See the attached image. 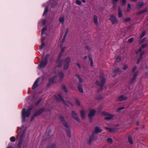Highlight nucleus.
Returning <instances> with one entry per match:
<instances>
[{"label":"nucleus","mask_w":148,"mask_h":148,"mask_svg":"<svg viewBox=\"0 0 148 148\" xmlns=\"http://www.w3.org/2000/svg\"><path fill=\"white\" fill-rule=\"evenodd\" d=\"M110 20L111 21L113 24L117 23L118 22L117 19L114 15H111V17L110 18Z\"/></svg>","instance_id":"4468645a"},{"label":"nucleus","mask_w":148,"mask_h":148,"mask_svg":"<svg viewBox=\"0 0 148 148\" xmlns=\"http://www.w3.org/2000/svg\"><path fill=\"white\" fill-rule=\"evenodd\" d=\"M137 0H132V1H137Z\"/></svg>","instance_id":"69168bd1"},{"label":"nucleus","mask_w":148,"mask_h":148,"mask_svg":"<svg viewBox=\"0 0 148 148\" xmlns=\"http://www.w3.org/2000/svg\"><path fill=\"white\" fill-rule=\"evenodd\" d=\"M77 65L78 66L79 68L80 69V66L79 65V64H78V63H77Z\"/></svg>","instance_id":"13d9d810"},{"label":"nucleus","mask_w":148,"mask_h":148,"mask_svg":"<svg viewBox=\"0 0 148 148\" xmlns=\"http://www.w3.org/2000/svg\"><path fill=\"white\" fill-rule=\"evenodd\" d=\"M55 146L54 145H51L47 147L46 148H55Z\"/></svg>","instance_id":"e433bc0d"},{"label":"nucleus","mask_w":148,"mask_h":148,"mask_svg":"<svg viewBox=\"0 0 148 148\" xmlns=\"http://www.w3.org/2000/svg\"><path fill=\"white\" fill-rule=\"evenodd\" d=\"M43 40V39H42V41Z\"/></svg>","instance_id":"338daca9"},{"label":"nucleus","mask_w":148,"mask_h":148,"mask_svg":"<svg viewBox=\"0 0 148 148\" xmlns=\"http://www.w3.org/2000/svg\"><path fill=\"white\" fill-rule=\"evenodd\" d=\"M121 60V58L119 56H118L117 58L116 59V61L117 62H119Z\"/></svg>","instance_id":"a18cd8bd"},{"label":"nucleus","mask_w":148,"mask_h":148,"mask_svg":"<svg viewBox=\"0 0 148 148\" xmlns=\"http://www.w3.org/2000/svg\"><path fill=\"white\" fill-rule=\"evenodd\" d=\"M147 43L143 44L139 48L138 50L135 52L136 54H139V57L137 59V64H139L143 58V55L145 53V51L143 49L147 47Z\"/></svg>","instance_id":"f257e3e1"},{"label":"nucleus","mask_w":148,"mask_h":148,"mask_svg":"<svg viewBox=\"0 0 148 148\" xmlns=\"http://www.w3.org/2000/svg\"><path fill=\"white\" fill-rule=\"evenodd\" d=\"M44 109H40L38 111L36 112L33 115L32 117L31 120V121L33 120L34 118L36 116H39L40 114H42L43 112Z\"/></svg>","instance_id":"9b49d317"},{"label":"nucleus","mask_w":148,"mask_h":148,"mask_svg":"<svg viewBox=\"0 0 148 148\" xmlns=\"http://www.w3.org/2000/svg\"><path fill=\"white\" fill-rule=\"evenodd\" d=\"M24 135V133L23 132H20L18 134V136L19 137V139L23 140V138Z\"/></svg>","instance_id":"f3484780"},{"label":"nucleus","mask_w":148,"mask_h":148,"mask_svg":"<svg viewBox=\"0 0 148 148\" xmlns=\"http://www.w3.org/2000/svg\"><path fill=\"white\" fill-rule=\"evenodd\" d=\"M86 48L87 49H88V50H89V49H90V47H89V46H86Z\"/></svg>","instance_id":"4d7b16f0"},{"label":"nucleus","mask_w":148,"mask_h":148,"mask_svg":"<svg viewBox=\"0 0 148 148\" xmlns=\"http://www.w3.org/2000/svg\"><path fill=\"white\" fill-rule=\"evenodd\" d=\"M148 9L147 8H145L144 10H143L142 11L139 12L138 14H144L146 13Z\"/></svg>","instance_id":"5701e85b"},{"label":"nucleus","mask_w":148,"mask_h":148,"mask_svg":"<svg viewBox=\"0 0 148 148\" xmlns=\"http://www.w3.org/2000/svg\"><path fill=\"white\" fill-rule=\"evenodd\" d=\"M147 20L148 21V19H147Z\"/></svg>","instance_id":"774afa93"},{"label":"nucleus","mask_w":148,"mask_h":148,"mask_svg":"<svg viewBox=\"0 0 148 148\" xmlns=\"http://www.w3.org/2000/svg\"><path fill=\"white\" fill-rule=\"evenodd\" d=\"M38 80L37 79L34 82L33 85L32 86V89H34L38 86Z\"/></svg>","instance_id":"a878e982"},{"label":"nucleus","mask_w":148,"mask_h":148,"mask_svg":"<svg viewBox=\"0 0 148 148\" xmlns=\"http://www.w3.org/2000/svg\"><path fill=\"white\" fill-rule=\"evenodd\" d=\"M145 32H143L140 35V37L141 38H143L145 35Z\"/></svg>","instance_id":"864d4df0"},{"label":"nucleus","mask_w":148,"mask_h":148,"mask_svg":"<svg viewBox=\"0 0 148 148\" xmlns=\"http://www.w3.org/2000/svg\"><path fill=\"white\" fill-rule=\"evenodd\" d=\"M93 20L95 23L97 25H98V23L97 22V17L96 15H94L93 16Z\"/></svg>","instance_id":"4be33fe9"},{"label":"nucleus","mask_w":148,"mask_h":148,"mask_svg":"<svg viewBox=\"0 0 148 148\" xmlns=\"http://www.w3.org/2000/svg\"><path fill=\"white\" fill-rule=\"evenodd\" d=\"M65 38H64V37L62 40L61 41V42L62 43H63L64 42Z\"/></svg>","instance_id":"6e6d98bb"},{"label":"nucleus","mask_w":148,"mask_h":148,"mask_svg":"<svg viewBox=\"0 0 148 148\" xmlns=\"http://www.w3.org/2000/svg\"><path fill=\"white\" fill-rule=\"evenodd\" d=\"M144 4L143 2H139L137 5V8L138 9L140 8Z\"/></svg>","instance_id":"412c9836"},{"label":"nucleus","mask_w":148,"mask_h":148,"mask_svg":"<svg viewBox=\"0 0 148 148\" xmlns=\"http://www.w3.org/2000/svg\"><path fill=\"white\" fill-rule=\"evenodd\" d=\"M77 77L79 80V83L82 84L83 82V80L82 78L79 76V75H77Z\"/></svg>","instance_id":"c756f323"},{"label":"nucleus","mask_w":148,"mask_h":148,"mask_svg":"<svg viewBox=\"0 0 148 148\" xmlns=\"http://www.w3.org/2000/svg\"><path fill=\"white\" fill-rule=\"evenodd\" d=\"M125 108L124 107H122L118 109V110L119 111H120L121 110L124 109Z\"/></svg>","instance_id":"5fc2aeb1"},{"label":"nucleus","mask_w":148,"mask_h":148,"mask_svg":"<svg viewBox=\"0 0 148 148\" xmlns=\"http://www.w3.org/2000/svg\"><path fill=\"white\" fill-rule=\"evenodd\" d=\"M71 59L69 57H67L64 61V69H67L70 64Z\"/></svg>","instance_id":"423d86ee"},{"label":"nucleus","mask_w":148,"mask_h":148,"mask_svg":"<svg viewBox=\"0 0 148 148\" xmlns=\"http://www.w3.org/2000/svg\"><path fill=\"white\" fill-rule=\"evenodd\" d=\"M133 40L134 38H131L129 39L128 40V41L129 42L131 43L133 41Z\"/></svg>","instance_id":"8fccbe9b"},{"label":"nucleus","mask_w":148,"mask_h":148,"mask_svg":"<svg viewBox=\"0 0 148 148\" xmlns=\"http://www.w3.org/2000/svg\"><path fill=\"white\" fill-rule=\"evenodd\" d=\"M45 45V43L44 42H43L42 43V44L40 45V47H39V49L40 50L42 49L43 47Z\"/></svg>","instance_id":"4c0bfd02"},{"label":"nucleus","mask_w":148,"mask_h":148,"mask_svg":"<svg viewBox=\"0 0 148 148\" xmlns=\"http://www.w3.org/2000/svg\"><path fill=\"white\" fill-rule=\"evenodd\" d=\"M76 3L78 5H81V2L79 0H76Z\"/></svg>","instance_id":"c03bdc74"},{"label":"nucleus","mask_w":148,"mask_h":148,"mask_svg":"<svg viewBox=\"0 0 148 148\" xmlns=\"http://www.w3.org/2000/svg\"><path fill=\"white\" fill-rule=\"evenodd\" d=\"M122 6L124 5L126 3V0H122Z\"/></svg>","instance_id":"de8ad7c7"},{"label":"nucleus","mask_w":148,"mask_h":148,"mask_svg":"<svg viewBox=\"0 0 148 148\" xmlns=\"http://www.w3.org/2000/svg\"><path fill=\"white\" fill-rule=\"evenodd\" d=\"M62 90L66 92L67 93L68 92V91L65 86H62Z\"/></svg>","instance_id":"ea45409f"},{"label":"nucleus","mask_w":148,"mask_h":148,"mask_svg":"<svg viewBox=\"0 0 148 148\" xmlns=\"http://www.w3.org/2000/svg\"><path fill=\"white\" fill-rule=\"evenodd\" d=\"M48 11V8L47 7H46L44 13H43V16L45 15L47 13V12Z\"/></svg>","instance_id":"79ce46f5"},{"label":"nucleus","mask_w":148,"mask_h":148,"mask_svg":"<svg viewBox=\"0 0 148 148\" xmlns=\"http://www.w3.org/2000/svg\"><path fill=\"white\" fill-rule=\"evenodd\" d=\"M72 116L73 118L77 121L78 122H80V120L78 118L77 114L74 111L72 112Z\"/></svg>","instance_id":"f8f14e48"},{"label":"nucleus","mask_w":148,"mask_h":148,"mask_svg":"<svg viewBox=\"0 0 148 148\" xmlns=\"http://www.w3.org/2000/svg\"><path fill=\"white\" fill-rule=\"evenodd\" d=\"M100 81H97L96 82V85L102 87L104 85L105 83V79L103 76H101L100 77Z\"/></svg>","instance_id":"9d476101"},{"label":"nucleus","mask_w":148,"mask_h":148,"mask_svg":"<svg viewBox=\"0 0 148 148\" xmlns=\"http://www.w3.org/2000/svg\"><path fill=\"white\" fill-rule=\"evenodd\" d=\"M77 65L78 66L79 68L80 69V66L79 65V64H78V63H77Z\"/></svg>","instance_id":"bf43d9fd"},{"label":"nucleus","mask_w":148,"mask_h":148,"mask_svg":"<svg viewBox=\"0 0 148 148\" xmlns=\"http://www.w3.org/2000/svg\"><path fill=\"white\" fill-rule=\"evenodd\" d=\"M22 140L19 139V141L18 144V147L19 148L21 147L22 144Z\"/></svg>","instance_id":"7c9ffc66"},{"label":"nucleus","mask_w":148,"mask_h":148,"mask_svg":"<svg viewBox=\"0 0 148 148\" xmlns=\"http://www.w3.org/2000/svg\"><path fill=\"white\" fill-rule=\"evenodd\" d=\"M80 113L81 117L82 118H84L85 115V112L83 110H81L80 111Z\"/></svg>","instance_id":"b1692460"},{"label":"nucleus","mask_w":148,"mask_h":148,"mask_svg":"<svg viewBox=\"0 0 148 148\" xmlns=\"http://www.w3.org/2000/svg\"><path fill=\"white\" fill-rule=\"evenodd\" d=\"M107 141L108 142L112 143V139L110 138H108L107 139Z\"/></svg>","instance_id":"37998d69"},{"label":"nucleus","mask_w":148,"mask_h":148,"mask_svg":"<svg viewBox=\"0 0 148 148\" xmlns=\"http://www.w3.org/2000/svg\"><path fill=\"white\" fill-rule=\"evenodd\" d=\"M128 141L131 144H133V141L132 140V138L131 137L129 136L128 137Z\"/></svg>","instance_id":"2f4dec72"},{"label":"nucleus","mask_w":148,"mask_h":148,"mask_svg":"<svg viewBox=\"0 0 148 148\" xmlns=\"http://www.w3.org/2000/svg\"><path fill=\"white\" fill-rule=\"evenodd\" d=\"M127 97L123 95H121L119 96L118 98V100L120 101H126L127 99Z\"/></svg>","instance_id":"2eb2a0df"},{"label":"nucleus","mask_w":148,"mask_h":148,"mask_svg":"<svg viewBox=\"0 0 148 148\" xmlns=\"http://www.w3.org/2000/svg\"><path fill=\"white\" fill-rule=\"evenodd\" d=\"M128 68V66L127 65H124V67L122 68V69L124 70H125L126 69H127Z\"/></svg>","instance_id":"09e8293b"},{"label":"nucleus","mask_w":148,"mask_h":148,"mask_svg":"<svg viewBox=\"0 0 148 148\" xmlns=\"http://www.w3.org/2000/svg\"><path fill=\"white\" fill-rule=\"evenodd\" d=\"M64 51V48H62L61 50V52L59 54L57 61V66L58 67H60L62 65V61L61 60V57L62 56V53Z\"/></svg>","instance_id":"6e6552de"},{"label":"nucleus","mask_w":148,"mask_h":148,"mask_svg":"<svg viewBox=\"0 0 148 148\" xmlns=\"http://www.w3.org/2000/svg\"><path fill=\"white\" fill-rule=\"evenodd\" d=\"M55 77H56L55 76L52 77L50 78L49 79V83H53V82L54 79Z\"/></svg>","instance_id":"473e14b6"},{"label":"nucleus","mask_w":148,"mask_h":148,"mask_svg":"<svg viewBox=\"0 0 148 148\" xmlns=\"http://www.w3.org/2000/svg\"><path fill=\"white\" fill-rule=\"evenodd\" d=\"M47 29V27H44L42 29L41 34L42 35L44 34L45 32Z\"/></svg>","instance_id":"72a5a7b5"},{"label":"nucleus","mask_w":148,"mask_h":148,"mask_svg":"<svg viewBox=\"0 0 148 148\" xmlns=\"http://www.w3.org/2000/svg\"><path fill=\"white\" fill-rule=\"evenodd\" d=\"M137 68V67L135 66L133 67L132 69V72L134 73L132 77L129 81V83L130 84H132L134 83L138 73V71H135Z\"/></svg>","instance_id":"f03ea898"},{"label":"nucleus","mask_w":148,"mask_h":148,"mask_svg":"<svg viewBox=\"0 0 148 148\" xmlns=\"http://www.w3.org/2000/svg\"><path fill=\"white\" fill-rule=\"evenodd\" d=\"M102 130L100 129L99 127L96 126L95 128L94 131L93 133L94 134H97L101 132Z\"/></svg>","instance_id":"dca6fc26"},{"label":"nucleus","mask_w":148,"mask_h":148,"mask_svg":"<svg viewBox=\"0 0 148 148\" xmlns=\"http://www.w3.org/2000/svg\"><path fill=\"white\" fill-rule=\"evenodd\" d=\"M32 110V108H29L26 111L25 108H23L22 111V120L23 121H25L26 117H28L29 116L31 111Z\"/></svg>","instance_id":"7ed1b4c3"},{"label":"nucleus","mask_w":148,"mask_h":148,"mask_svg":"<svg viewBox=\"0 0 148 148\" xmlns=\"http://www.w3.org/2000/svg\"><path fill=\"white\" fill-rule=\"evenodd\" d=\"M105 128L107 130H108L110 132H113V129L112 128H107L105 127Z\"/></svg>","instance_id":"a19ab883"},{"label":"nucleus","mask_w":148,"mask_h":148,"mask_svg":"<svg viewBox=\"0 0 148 148\" xmlns=\"http://www.w3.org/2000/svg\"><path fill=\"white\" fill-rule=\"evenodd\" d=\"M75 105L77 106H79L80 105L79 101L77 99H76L75 101Z\"/></svg>","instance_id":"c9c22d12"},{"label":"nucleus","mask_w":148,"mask_h":148,"mask_svg":"<svg viewBox=\"0 0 148 148\" xmlns=\"http://www.w3.org/2000/svg\"><path fill=\"white\" fill-rule=\"evenodd\" d=\"M78 89L80 92L81 93L83 92V90L82 87V85H79L78 87Z\"/></svg>","instance_id":"cd10ccee"},{"label":"nucleus","mask_w":148,"mask_h":148,"mask_svg":"<svg viewBox=\"0 0 148 148\" xmlns=\"http://www.w3.org/2000/svg\"><path fill=\"white\" fill-rule=\"evenodd\" d=\"M130 20V17H127L125 19L124 21L125 22H127Z\"/></svg>","instance_id":"49530a36"},{"label":"nucleus","mask_w":148,"mask_h":148,"mask_svg":"<svg viewBox=\"0 0 148 148\" xmlns=\"http://www.w3.org/2000/svg\"><path fill=\"white\" fill-rule=\"evenodd\" d=\"M101 114L103 115L107 116L105 117L104 118L106 120H111L114 117V115L110 114L107 112H103L101 113Z\"/></svg>","instance_id":"1a4fd4ad"},{"label":"nucleus","mask_w":148,"mask_h":148,"mask_svg":"<svg viewBox=\"0 0 148 148\" xmlns=\"http://www.w3.org/2000/svg\"><path fill=\"white\" fill-rule=\"evenodd\" d=\"M49 56V54H47L44 59L42 58L41 63L39 64V66L40 68H43L47 65V59Z\"/></svg>","instance_id":"0eeeda50"},{"label":"nucleus","mask_w":148,"mask_h":148,"mask_svg":"<svg viewBox=\"0 0 148 148\" xmlns=\"http://www.w3.org/2000/svg\"><path fill=\"white\" fill-rule=\"evenodd\" d=\"M7 148H12V146H8Z\"/></svg>","instance_id":"680f3d73"},{"label":"nucleus","mask_w":148,"mask_h":148,"mask_svg":"<svg viewBox=\"0 0 148 148\" xmlns=\"http://www.w3.org/2000/svg\"><path fill=\"white\" fill-rule=\"evenodd\" d=\"M64 20V16L60 17L59 19V21L60 23H63Z\"/></svg>","instance_id":"bb28decb"},{"label":"nucleus","mask_w":148,"mask_h":148,"mask_svg":"<svg viewBox=\"0 0 148 148\" xmlns=\"http://www.w3.org/2000/svg\"><path fill=\"white\" fill-rule=\"evenodd\" d=\"M15 140V138L14 136H12L10 138V141L12 142H14Z\"/></svg>","instance_id":"58836bf2"},{"label":"nucleus","mask_w":148,"mask_h":148,"mask_svg":"<svg viewBox=\"0 0 148 148\" xmlns=\"http://www.w3.org/2000/svg\"><path fill=\"white\" fill-rule=\"evenodd\" d=\"M118 17L119 18L121 17L122 16V11L120 7H119L118 8Z\"/></svg>","instance_id":"aec40b11"},{"label":"nucleus","mask_w":148,"mask_h":148,"mask_svg":"<svg viewBox=\"0 0 148 148\" xmlns=\"http://www.w3.org/2000/svg\"><path fill=\"white\" fill-rule=\"evenodd\" d=\"M131 8V5L128 3L127 5V12H129Z\"/></svg>","instance_id":"f704fd0d"},{"label":"nucleus","mask_w":148,"mask_h":148,"mask_svg":"<svg viewBox=\"0 0 148 148\" xmlns=\"http://www.w3.org/2000/svg\"><path fill=\"white\" fill-rule=\"evenodd\" d=\"M112 3L113 5V7L114 8V9L115 10L116 8V3L119 0H112Z\"/></svg>","instance_id":"393cba45"},{"label":"nucleus","mask_w":148,"mask_h":148,"mask_svg":"<svg viewBox=\"0 0 148 148\" xmlns=\"http://www.w3.org/2000/svg\"><path fill=\"white\" fill-rule=\"evenodd\" d=\"M42 99H40L38 101L36 102V105H37L39 104V103L41 101Z\"/></svg>","instance_id":"603ef678"},{"label":"nucleus","mask_w":148,"mask_h":148,"mask_svg":"<svg viewBox=\"0 0 148 148\" xmlns=\"http://www.w3.org/2000/svg\"><path fill=\"white\" fill-rule=\"evenodd\" d=\"M58 77L59 78L60 80H62L64 78V73L62 72H60L58 74Z\"/></svg>","instance_id":"a211bd4d"},{"label":"nucleus","mask_w":148,"mask_h":148,"mask_svg":"<svg viewBox=\"0 0 148 148\" xmlns=\"http://www.w3.org/2000/svg\"><path fill=\"white\" fill-rule=\"evenodd\" d=\"M60 119L63 125L67 128V129L66 130V132L68 136L69 137H70L71 136V131L69 128L68 124L64 120L63 117L62 116H60Z\"/></svg>","instance_id":"20e7f679"},{"label":"nucleus","mask_w":148,"mask_h":148,"mask_svg":"<svg viewBox=\"0 0 148 148\" xmlns=\"http://www.w3.org/2000/svg\"><path fill=\"white\" fill-rule=\"evenodd\" d=\"M96 112V110L94 109L91 110L88 114V116L90 119H91L95 115Z\"/></svg>","instance_id":"ddd939ff"},{"label":"nucleus","mask_w":148,"mask_h":148,"mask_svg":"<svg viewBox=\"0 0 148 148\" xmlns=\"http://www.w3.org/2000/svg\"><path fill=\"white\" fill-rule=\"evenodd\" d=\"M87 58V57L86 56H85L84 57V58L85 59H86Z\"/></svg>","instance_id":"0e129e2a"},{"label":"nucleus","mask_w":148,"mask_h":148,"mask_svg":"<svg viewBox=\"0 0 148 148\" xmlns=\"http://www.w3.org/2000/svg\"><path fill=\"white\" fill-rule=\"evenodd\" d=\"M89 59L90 61V66L92 67L93 66V60L91 57L89 56Z\"/></svg>","instance_id":"c85d7f7f"},{"label":"nucleus","mask_w":148,"mask_h":148,"mask_svg":"<svg viewBox=\"0 0 148 148\" xmlns=\"http://www.w3.org/2000/svg\"><path fill=\"white\" fill-rule=\"evenodd\" d=\"M55 97L56 99L57 100H58L62 101L64 103V104L65 105V106H72L73 105L72 103H71L67 101H64L63 99L62 98L61 96L60 95H58L56 96Z\"/></svg>","instance_id":"39448f33"},{"label":"nucleus","mask_w":148,"mask_h":148,"mask_svg":"<svg viewBox=\"0 0 148 148\" xmlns=\"http://www.w3.org/2000/svg\"><path fill=\"white\" fill-rule=\"evenodd\" d=\"M94 134H92L90 136L88 140V142L89 144H90L94 140Z\"/></svg>","instance_id":"6ab92c4d"},{"label":"nucleus","mask_w":148,"mask_h":148,"mask_svg":"<svg viewBox=\"0 0 148 148\" xmlns=\"http://www.w3.org/2000/svg\"><path fill=\"white\" fill-rule=\"evenodd\" d=\"M120 71V70L119 69H116V71Z\"/></svg>","instance_id":"052dcab7"},{"label":"nucleus","mask_w":148,"mask_h":148,"mask_svg":"<svg viewBox=\"0 0 148 148\" xmlns=\"http://www.w3.org/2000/svg\"><path fill=\"white\" fill-rule=\"evenodd\" d=\"M68 29H67L66 30V31L65 33V34L64 36V38H66V36L67 35V34H68Z\"/></svg>","instance_id":"3c124183"},{"label":"nucleus","mask_w":148,"mask_h":148,"mask_svg":"<svg viewBox=\"0 0 148 148\" xmlns=\"http://www.w3.org/2000/svg\"><path fill=\"white\" fill-rule=\"evenodd\" d=\"M136 124L137 125H138L139 124V121H138L137 122Z\"/></svg>","instance_id":"e2e57ef3"}]
</instances>
